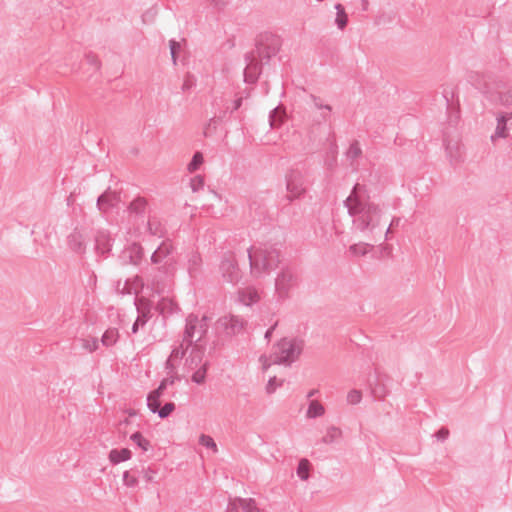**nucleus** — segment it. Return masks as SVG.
<instances>
[{
    "mask_svg": "<svg viewBox=\"0 0 512 512\" xmlns=\"http://www.w3.org/2000/svg\"><path fill=\"white\" fill-rule=\"evenodd\" d=\"M353 228L366 238L377 241L383 233L384 211L379 204L373 202L364 186L356 184L344 201Z\"/></svg>",
    "mask_w": 512,
    "mask_h": 512,
    "instance_id": "obj_1",
    "label": "nucleus"
},
{
    "mask_svg": "<svg viewBox=\"0 0 512 512\" xmlns=\"http://www.w3.org/2000/svg\"><path fill=\"white\" fill-rule=\"evenodd\" d=\"M174 252L173 244L166 240L151 255V263L155 266L156 273L149 275L147 281L157 292L164 290L166 282L171 280L177 271V260Z\"/></svg>",
    "mask_w": 512,
    "mask_h": 512,
    "instance_id": "obj_2",
    "label": "nucleus"
},
{
    "mask_svg": "<svg viewBox=\"0 0 512 512\" xmlns=\"http://www.w3.org/2000/svg\"><path fill=\"white\" fill-rule=\"evenodd\" d=\"M247 252L253 277L258 278L264 273H269L280 263L279 251L273 246H253Z\"/></svg>",
    "mask_w": 512,
    "mask_h": 512,
    "instance_id": "obj_3",
    "label": "nucleus"
},
{
    "mask_svg": "<svg viewBox=\"0 0 512 512\" xmlns=\"http://www.w3.org/2000/svg\"><path fill=\"white\" fill-rule=\"evenodd\" d=\"M303 349L302 341L293 338H283L272 350L269 356L262 355L260 362L264 370L268 369L272 364H283L289 366L301 354Z\"/></svg>",
    "mask_w": 512,
    "mask_h": 512,
    "instance_id": "obj_4",
    "label": "nucleus"
},
{
    "mask_svg": "<svg viewBox=\"0 0 512 512\" xmlns=\"http://www.w3.org/2000/svg\"><path fill=\"white\" fill-rule=\"evenodd\" d=\"M298 285V276L296 272L289 268L283 267L274 279V296L278 302H282L290 298L292 291Z\"/></svg>",
    "mask_w": 512,
    "mask_h": 512,
    "instance_id": "obj_5",
    "label": "nucleus"
},
{
    "mask_svg": "<svg viewBox=\"0 0 512 512\" xmlns=\"http://www.w3.org/2000/svg\"><path fill=\"white\" fill-rule=\"evenodd\" d=\"M282 41L279 36L272 33L262 34L258 40L256 50L253 51L261 62L268 63L280 51Z\"/></svg>",
    "mask_w": 512,
    "mask_h": 512,
    "instance_id": "obj_6",
    "label": "nucleus"
},
{
    "mask_svg": "<svg viewBox=\"0 0 512 512\" xmlns=\"http://www.w3.org/2000/svg\"><path fill=\"white\" fill-rule=\"evenodd\" d=\"M219 272L224 282L236 285L242 279V271L233 252L223 254L219 264Z\"/></svg>",
    "mask_w": 512,
    "mask_h": 512,
    "instance_id": "obj_7",
    "label": "nucleus"
},
{
    "mask_svg": "<svg viewBox=\"0 0 512 512\" xmlns=\"http://www.w3.org/2000/svg\"><path fill=\"white\" fill-rule=\"evenodd\" d=\"M208 329L207 318L204 316L199 319L196 315L190 314L186 319L184 331V342L186 348H189L194 341H200Z\"/></svg>",
    "mask_w": 512,
    "mask_h": 512,
    "instance_id": "obj_8",
    "label": "nucleus"
},
{
    "mask_svg": "<svg viewBox=\"0 0 512 512\" xmlns=\"http://www.w3.org/2000/svg\"><path fill=\"white\" fill-rule=\"evenodd\" d=\"M286 188L288 191V199L290 201L300 198L305 193V181L301 172L292 170L287 174Z\"/></svg>",
    "mask_w": 512,
    "mask_h": 512,
    "instance_id": "obj_9",
    "label": "nucleus"
},
{
    "mask_svg": "<svg viewBox=\"0 0 512 512\" xmlns=\"http://www.w3.org/2000/svg\"><path fill=\"white\" fill-rule=\"evenodd\" d=\"M244 326L245 321L234 315L223 316L217 321V329L228 336L239 334Z\"/></svg>",
    "mask_w": 512,
    "mask_h": 512,
    "instance_id": "obj_10",
    "label": "nucleus"
},
{
    "mask_svg": "<svg viewBox=\"0 0 512 512\" xmlns=\"http://www.w3.org/2000/svg\"><path fill=\"white\" fill-rule=\"evenodd\" d=\"M245 60L247 65L244 70V80L247 83H255L261 73V66L264 62H261L254 52L247 54Z\"/></svg>",
    "mask_w": 512,
    "mask_h": 512,
    "instance_id": "obj_11",
    "label": "nucleus"
},
{
    "mask_svg": "<svg viewBox=\"0 0 512 512\" xmlns=\"http://www.w3.org/2000/svg\"><path fill=\"white\" fill-rule=\"evenodd\" d=\"M121 202L120 193L108 188L97 199V208L101 213H106Z\"/></svg>",
    "mask_w": 512,
    "mask_h": 512,
    "instance_id": "obj_12",
    "label": "nucleus"
},
{
    "mask_svg": "<svg viewBox=\"0 0 512 512\" xmlns=\"http://www.w3.org/2000/svg\"><path fill=\"white\" fill-rule=\"evenodd\" d=\"M446 155L451 165H459L464 161V146L458 140H449L446 142Z\"/></svg>",
    "mask_w": 512,
    "mask_h": 512,
    "instance_id": "obj_13",
    "label": "nucleus"
},
{
    "mask_svg": "<svg viewBox=\"0 0 512 512\" xmlns=\"http://www.w3.org/2000/svg\"><path fill=\"white\" fill-rule=\"evenodd\" d=\"M143 248L138 243H132L127 246L121 254V259L125 264L138 265L143 258Z\"/></svg>",
    "mask_w": 512,
    "mask_h": 512,
    "instance_id": "obj_14",
    "label": "nucleus"
},
{
    "mask_svg": "<svg viewBox=\"0 0 512 512\" xmlns=\"http://www.w3.org/2000/svg\"><path fill=\"white\" fill-rule=\"evenodd\" d=\"M203 260L198 252H192L188 255L186 270L190 279H197L202 275Z\"/></svg>",
    "mask_w": 512,
    "mask_h": 512,
    "instance_id": "obj_15",
    "label": "nucleus"
},
{
    "mask_svg": "<svg viewBox=\"0 0 512 512\" xmlns=\"http://www.w3.org/2000/svg\"><path fill=\"white\" fill-rule=\"evenodd\" d=\"M512 119V113L503 114L497 117V125L495 132L491 135V141L495 142L499 138H507L509 135L508 132V122Z\"/></svg>",
    "mask_w": 512,
    "mask_h": 512,
    "instance_id": "obj_16",
    "label": "nucleus"
},
{
    "mask_svg": "<svg viewBox=\"0 0 512 512\" xmlns=\"http://www.w3.org/2000/svg\"><path fill=\"white\" fill-rule=\"evenodd\" d=\"M110 233L106 230H99L95 236V246L98 253L106 255L112 247Z\"/></svg>",
    "mask_w": 512,
    "mask_h": 512,
    "instance_id": "obj_17",
    "label": "nucleus"
},
{
    "mask_svg": "<svg viewBox=\"0 0 512 512\" xmlns=\"http://www.w3.org/2000/svg\"><path fill=\"white\" fill-rule=\"evenodd\" d=\"M238 300L246 306L257 303L260 300L259 291L255 287H246L238 290Z\"/></svg>",
    "mask_w": 512,
    "mask_h": 512,
    "instance_id": "obj_18",
    "label": "nucleus"
},
{
    "mask_svg": "<svg viewBox=\"0 0 512 512\" xmlns=\"http://www.w3.org/2000/svg\"><path fill=\"white\" fill-rule=\"evenodd\" d=\"M165 389L166 388L163 387L162 384L160 383L157 389L153 390L148 394L147 406L152 413H155L157 411V408L160 407V397L163 395Z\"/></svg>",
    "mask_w": 512,
    "mask_h": 512,
    "instance_id": "obj_19",
    "label": "nucleus"
},
{
    "mask_svg": "<svg viewBox=\"0 0 512 512\" xmlns=\"http://www.w3.org/2000/svg\"><path fill=\"white\" fill-rule=\"evenodd\" d=\"M286 117L285 109L281 106L275 107L269 114V124L272 129L279 128Z\"/></svg>",
    "mask_w": 512,
    "mask_h": 512,
    "instance_id": "obj_20",
    "label": "nucleus"
},
{
    "mask_svg": "<svg viewBox=\"0 0 512 512\" xmlns=\"http://www.w3.org/2000/svg\"><path fill=\"white\" fill-rule=\"evenodd\" d=\"M69 247L75 252H81L85 247V237L80 231H73L68 237Z\"/></svg>",
    "mask_w": 512,
    "mask_h": 512,
    "instance_id": "obj_21",
    "label": "nucleus"
},
{
    "mask_svg": "<svg viewBox=\"0 0 512 512\" xmlns=\"http://www.w3.org/2000/svg\"><path fill=\"white\" fill-rule=\"evenodd\" d=\"M204 352L198 348H194L191 351L189 358L186 360V365L188 369L194 370L199 368L203 362Z\"/></svg>",
    "mask_w": 512,
    "mask_h": 512,
    "instance_id": "obj_22",
    "label": "nucleus"
},
{
    "mask_svg": "<svg viewBox=\"0 0 512 512\" xmlns=\"http://www.w3.org/2000/svg\"><path fill=\"white\" fill-rule=\"evenodd\" d=\"M310 99L313 102V105L316 109L321 111V118L323 121H327L330 118L332 107L328 104H325L323 100L315 95H311Z\"/></svg>",
    "mask_w": 512,
    "mask_h": 512,
    "instance_id": "obj_23",
    "label": "nucleus"
},
{
    "mask_svg": "<svg viewBox=\"0 0 512 512\" xmlns=\"http://www.w3.org/2000/svg\"><path fill=\"white\" fill-rule=\"evenodd\" d=\"M132 453L129 449L123 448L121 450L112 449L109 453V460L112 464H118L127 461L131 458Z\"/></svg>",
    "mask_w": 512,
    "mask_h": 512,
    "instance_id": "obj_24",
    "label": "nucleus"
},
{
    "mask_svg": "<svg viewBox=\"0 0 512 512\" xmlns=\"http://www.w3.org/2000/svg\"><path fill=\"white\" fill-rule=\"evenodd\" d=\"M342 437V430L336 426L327 428L325 435L322 437L321 442L324 444H332Z\"/></svg>",
    "mask_w": 512,
    "mask_h": 512,
    "instance_id": "obj_25",
    "label": "nucleus"
},
{
    "mask_svg": "<svg viewBox=\"0 0 512 512\" xmlns=\"http://www.w3.org/2000/svg\"><path fill=\"white\" fill-rule=\"evenodd\" d=\"M325 413L324 406L317 400H312L309 403L306 416L307 418H317L323 416Z\"/></svg>",
    "mask_w": 512,
    "mask_h": 512,
    "instance_id": "obj_26",
    "label": "nucleus"
},
{
    "mask_svg": "<svg viewBox=\"0 0 512 512\" xmlns=\"http://www.w3.org/2000/svg\"><path fill=\"white\" fill-rule=\"evenodd\" d=\"M118 338H119L118 329L109 328L104 332V334L101 338V343L105 347H110V346H113L118 341Z\"/></svg>",
    "mask_w": 512,
    "mask_h": 512,
    "instance_id": "obj_27",
    "label": "nucleus"
},
{
    "mask_svg": "<svg viewBox=\"0 0 512 512\" xmlns=\"http://www.w3.org/2000/svg\"><path fill=\"white\" fill-rule=\"evenodd\" d=\"M336 10V18H335V24L340 30H343L348 23V15L345 12L344 7L341 4L335 5Z\"/></svg>",
    "mask_w": 512,
    "mask_h": 512,
    "instance_id": "obj_28",
    "label": "nucleus"
},
{
    "mask_svg": "<svg viewBox=\"0 0 512 512\" xmlns=\"http://www.w3.org/2000/svg\"><path fill=\"white\" fill-rule=\"evenodd\" d=\"M372 247L373 245L369 243L359 242L351 245L349 247V252L354 256H364L372 249Z\"/></svg>",
    "mask_w": 512,
    "mask_h": 512,
    "instance_id": "obj_29",
    "label": "nucleus"
},
{
    "mask_svg": "<svg viewBox=\"0 0 512 512\" xmlns=\"http://www.w3.org/2000/svg\"><path fill=\"white\" fill-rule=\"evenodd\" d=\"M310 466L309 460L305 458L299 461L297 475L301 480L306 481L309 478Z\"/></svg>",
    "mask_w": 512,
    "mask_h": 512,
    "instance_id": "obj_30",
    "label": "nucleus"
},
{
    "mask_svg": "<svg viewBox=\"0 0 512 512\" xmlns=\"http://www.w3.org/2000/svg\"><path fill=\"white\" fill-rule=\"evenodd\" d=\"M208 363L204 362L199 368L194 369L195 372L192 375V381L197 384H203L206 379Z\"/></svg>",
    "mask_w": 512,
    "mask_h": 512,
    "instance_id": "obj_31",
    "label": "nucleus"
},
{
    "mask_svg": "<svg viewBox=\"0 0 512 512\" xmlns=\"http://www.w3.org/2000/svg\"><path fill=\"white\" fill-rule=\"evenodd\" d=\"M148 231L153 236H162L163 227L162 224L156 218H150L147 223Z\"/></svg>",
    "mask_w": 512,
    "mask_h": 512,
    "instance_id": "obj_32",
    "label": "nucleus"
},
{
    "mask_svg": "<svg viewBox=\"0 0 512 512\" xmlns=\"http://www.w3.org/2000/svg\"><path fill=\"white\" fill-rule=\"evenodd\" d=\"M130 439L143 451H147L150 447V442L140 432L133 433Z\"/></svg>",
    "mask_w": 512,
    "mask_h": 512,
    "instance_id": "obj_33",
    "label": "nucleus"
},
{
    "mask_svg": "<svg viewBox=\"0 0 512 512\" xmlns=\"http://www.w3.org/2000/svg\"><path fill=\"white\" fill-rule=\"evenodd\" d=\"M158 8L157 6H152L150 8H148L143 14H142V22L144 24H151L153 23L157 16H158Z\"/></svg>",
    "mask_w": 512,
    "mask_h": 512,
    "instance_id": "obj_34",
    "label": "nucleus"
},
{
    "mask_svg": "<svg viewBox=\"0 0 512 512\" xmlns=\"http://www.w3.org/2000/svg\"><path fill=\"white\" fill-rule=\"evenodd\" d=\"M146 204L147 202L144 198L138 197L130 203L129 211L140 214L145 210Z\"/></svg>",
    "mask_w": 512,
    "mask_h": 512,
    "instance_id": "obj_35",
    "label": "nucleus"
},
{
    "mask_svg": "<svg viewBox=\"0 0 512 512\" xmlns=\"http://www.w3.org/2000/svg\"><path fill=\"white\" fill-rule=\"evenodd\" d=\"M242 502V512H262L256 504V501L253 498H243Z\"/></svg>",
    "mask_w": 512,
    "mask_h": 512,
    "instance_id": "obj_36",
    "label": "nucleus"
},
{
    "mask_svg": "<svg viewBox=\"0 0 512 512\" xmlns=\"http://www.w3.org/2000/svg\"><path fill=\"white\" fill-rule=\"evenodd\" d=\"M388 393H389L388 389L380 381H378V383L375 384V386L372 388L373 396L380 400H383L388 395Z\"/></svg>",
    "mask_w": 512,
    "mask_h": 512,
    "instance_id": "obj_37",
    "label": "nucleus"
},
{
    "mask_svg": "<svg viewBox=\"0 0 512 512\" xmlns=\"http://www.w3.org/2000/svg\"><path fill=\"white\" fill-rule=\"evenodd\" d=\"M204 161V158H203V155L201 152H196L194 155H193V158L192 160L190 161V163L188 164L187 166V169L189 172H194L196 171L200 166L201 164L203 163Z\"/></svg>",
    "mask_w": 512,
    "mask_h": 512,
    "instance_id": "obj_38",
    "label": "nucleus"
},
{
    "mask_svg": "<svg viewBox=\"0 0 512 512\" xmlns=\"http://www.w3.org/2000/svg\"><path fill=\"white\" fill-rule=\"evenodd\" d=\"M82 347L86 351L92 353L99 348V342L97 338H86L81 339Z\"/></svg>",
    "mask_w": 512,
    "mask_h": 512,
    "instance_id": "obj_39",
    "label": "nucleus"
},
{
    "mask_svg": "<svg viewBox=\"0 0 512 512\" xmlns=\"http://www.w3.org/2000/svg\"><path fill=\"white\" fill-rule=\"evenodd\" d=\"M243 498L241 497H234L229 499L226 512H240L242 508V502Z\"/></svg>",
    "mask_w": 512,
    "mask_h": 512,
    "instance_id": "obj_40",
    "label": "nucleus"
},
{
    "mask_svg": "<svg viewBox=\"0 0 512 512\" xmlns=\"http://www.w3.org/2000/svg\"><path fill=\"white\" fill-rule=\"evenodd\" d=\"M175 410V404L173 402L166 403L163 407L157 408L155 413L158 414L160 418H167L173 411Z\"/></svg>",
    "mask_w": 512,
    "mask_h": 512,
    "instance_id": "obj_41",
    "label": "nucleus"
},
{
    "mask_svg": "<svg viewBox=\"0 0 512 512\" xmlns=\"http://www.w3.org/2000/svg\"><path fill=\"white\" fill-rule=\"evenodd\" d=\"M199 443L209 449H212L215 453L218 451L215 441L208 435L202 434L199 437Z\"/></svg>",
    "mask_w": 512,
    "mask_h": 512,
    "instance_id": "obj_42",
    "label": "nucleus"
},
{
    "mask_svg": "<svg viewBox=\"0 0 512 512\" xmlns=\"http://www.w3.org/2000/svg\"><path fill=\"white\" fill-rule=\"evenodd\" d=\"M283 384V380H278L276 376H273L269 379L265 390L267 394H272L276 391L278 387H281Z\"/></svg>",
    "mask_w": 512,
    "mask_h": 512,
    "instance_id": "obj_43",
    "label": "nucleus"
},
{
    "mask_svg": "<svg viewBox=\"0 0 512 512\" xmlns=\"http://www.w3.org/2000/svg\"><path fill=\"white\" fill-rule=\"evenodd\" d=\"M169 48H170V53H171V58H172L173 64L176 65L177 64V53H178V51L181 50V43L172 39L169 41Z\"/></svg>",
    "mask_w": 512,
    "mask_h": 512,
    "instance_id": "obj_44",
    "label": "nucleus"
},
{
    "mask_svg": "<svg viewBox=\"0 0 512 512\" xmlns=\"http://www.w3.org/2000/svg\"><path fill=\"white\" fill-rule=\"evenodd\" d=\"M362 400V392L357 389H353L347 394V401L349 404L355 405L360 403Z\"/></svg>",
    "mask_w": 512,
    "mask_h": 512,
    "instance_id": "obj_45",
    "label": "nucleus"
},
{
    "mask_svg": "<svg viewBox=\"0 0 512 512\" xmlns=\"http://www.w3.org/2000/svg\"><path fill=\"white\" fill-rule=\"evenodd\" d=\"M203 186H204V180H203V177L200 175L193 177L190 181V187L193 192L200 191L203 188Z\"/></svg>",
    "mask_w": 512,
    "mask_h": 512,
    "instance_id": "obj_46",
    "label": "nucleus"
},
{
    "mask_svg": "<svg viewBox=\"0 0 512 512\" xmlns=\"http://www.w3.org/2000/svg\"><path fill=\"white\" fill-rule=\"evenodd\" d=\"M362 151L358 142H354L350 145L347 156L351 159H356L361 155Z\"/></svg>",
    "mask_w": 512,
    "mask_h": 512,
    "instance_id": "obj_47",
    "label": "nucleus"
},
{
    "mask_svg": "<svg viewBox=\"0 0 512 512\" xmlns=\"http://www.w3.org/2000/svg\"><path fill=\"white\" fill-rule=\"evenodd\" d=\"M188 348H186V343L184 342V339L182 340L179 347H176L172 350L170 358H182Z\"/></svg>",
    "mask_w": 512,
    "mask_h": 512,
    "instance_id": "obj_48",
    "label": "nucleus"
},
{
    "mask_svg": "<svg viewBox=\"0 0 512 512\" xmlns=\"http://www.w3.org/2000/svg\"><path fill=\"white\" fill-rule=\"evenodd\" d=\"M123 483L127 487H135L138 484V479L131 475L129 471L123 473Z\"/></svg>",
    "mask_w": 512,
    "mask_h": 512,
    "instance_id": "obj_49",
    "label": "nucleus"
},
{
    "mask_svg": "<svg viewBox=\"0 0 512 512\" xmlns=\"http://www.w3.org/2000/svg\"><path fill=\"white\" fill-rule=\"evenodd\" d=\"M147 322V316L145 313L139 315L132 326V333H137L140 326H144Z\"/></svg>",
    "mask_w": 512,
    "mask_h": 512,
    "instance_id": "obj_50",
    "label": "nucleus"
},
{
    "mask_svg": "<svg viewBox=\"0 0 512 512\" xmlns=\"http://www.w3.org/2000/svg\"><path fill=\"white\" fill-rule=\"evenodd\" d=\"M142 474L145 481L154 482L156 470L152 469L151 467H147L146 469H143Z\"/></svg>",
    "mask_w": 512,
    "mask_h": 512,
    "instance_id": "obj_51",
    "label": "nucleus"
},
{
    "mask_svg": "<svg viewBox=\"0 0 512 512\" xmlns=\"http://www.w3.org/2000/svg\"><path fill=\"white\" fill-rule=\"evenodd\" d=\"M195 82L192 76L188 75L185 77L183 84H182V90L187 91L190 90L194 86Z\"/></svg>",
    "mask_w": 512,
    "mask_h": 512,
    "instance_id": "obj_52",
    "label": "nucleus"
},
{
    "mask_svg": "<svg viewBox=\"0 0 512 512\" xmlns=\"http://www.w3.org/2000/svg\"><path fill=\"white\" fill-rule=\"evenodd\" d=\"M449 436V430L447 428H441L440 430H438V432L436 433V437L438 440L440 441H444L448 438Z\"/></svg>",
    "mask_w": 512,
    "mask_h": 512,
    "instance_id": "obj_53",
    "label": "nucleus"
},
{
    "mask_svg": "<svg viewBox=\"0 0 512 512\" xmlns=\"http://www.w3.org/2000/svg\"><path fill=\"white\" fill-rule=\"evenodd\" d=\"M177 378L174 377V376H171V377H167V378H164L162 381H161V384L163 387L167 388L168 386H171L175 383V380Z\"/></svg>",
    "mask_w": 512,
    "mask_h": 512,
    "instance_id": "obj_54",
    "label": "nucleus"
},
{
    "mask_svg": "<svg viewBox=\"0 0 512 512\" xmlns=\"http://www.w3.org/2000/svg\"><path fill=\"white\" fill-rule=\"evenodd\" d=\"M399 222H400V219H399V218H396V217H395V218H393V219H392V221H391L390 225L388 226V228H387V229H386V231H385V239H387V238H388V235H389V233L391 232V228H392L393 226H397V225L399 224Z\"/></svg>",
    "mask_w": 512,
    "mask_h": 512,
    "instance_id": "obj_55",
    "label": "nucleus"
},
{
    "mask_svg": "<svg viewBox=\"0 0 512 512\" xmlns=\"http://www.w3.org/2000/svg\"><path fill=\"white\" fill-rule=\"evenodd\" d=\"M242 105V98H238L233 103V110H238Z\"/></svg>",
    "mask_w": 512,
    "mask_h": 512,
    "instance_id": "obj_56",
    "label": "nucleus"
},
{
    "mask_svg": "<svg viewBox=\"0 0 512 512\" xmlns=\"http://www.w3.org/2000/svg\"><path fill=\"white\" fill-rule=\"evenodd\" d=\"M212 4H214L215 6H221V5H224L226 3L227 0H210Z\"/></svg>",
    "mask_w": 512,
    "mask_h": 512,
    "instance_id": "obj_57",
    "label": "nucleus"
},
{
    "mask_svg": "<svg viewBox=\"0 0 512 512\" xmlns=\"http://www.w3.org/2000/svg\"><path fill=\"white\" fill-rule=\"evenodd\" d=\"M361 6L363 11H367L369 7V1L368 0H361Z\"/></svg>",
    "mask_w": 512,
    "mask_h": 512,
    "instance_id": "obj_58",
    "label": "nucleus"
},
{
    "mask_svg": "<svg viewBox=\"0 0 512 512\" xmlns=\"http://www.w3.org/2000/svg\"><path fill=\"white\" fill-rule=\"evenodd\" d=\"M501 102H502L504 105H511V104H512V99H509V98H501Z\"/></svg>",
    "mask_w": 512,
    "mask_h": 512,
    "instance_id": "obj_59",
    "label": "nucleus"
},
{
    "mask_svg": "<svg viewBox=\"0 0 512 512\" xmlns=\"http://www.w3.org/2000/svg\"><path fill=\"white\" fill-rule=\"evenodd\" d=\"M317 392H318V390L313 389V390L309 391V393L307 394V397L311 398V397L315 396L317 394Z\"/></svg>",
    "mask_w": 512,
    "mask_h": 512,
    "instance_id": "obj_60",
    "label": "nucleus"
},
{
    "mask_svg": "<svg viewBox=\"0 0 512 512\" xmlns=\"http://www.w3.org/2000/svg\"><path fill=\"white\" fill-rule=\"evenodd\" d=\"M274 327L269 328L265 333V338L268 339L273 331Z\"/></svg>",
    "mask_w": 512,
    "mask_h": 512,
    "instance_id": "obj_61",
    "label": "nucleus"
},
{
    "mask_svg": "<svg viewBox=\"0 0 512 512\" xmlns=\"http://www.w3.org/2000/svg\"><path fill=\"white\" fill-rule=\"evenodd\" d=\"M136 413L134 411H129L130 416H134Z\"/></svg>",
    "mask_w": 512,
    "mask_h": 512,
    "instance_id": "obj_62",
    "label": "nucleus"
}]
</instances>
